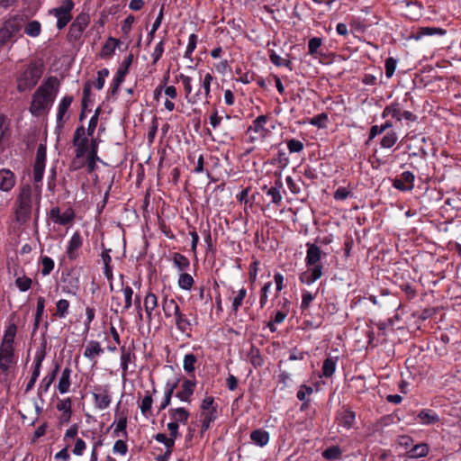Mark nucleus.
Returning <instances> with one entry per match:
<instances>
[{
    "label": "nucleus",
    "mask_w": 461,
    "mask_h": 461,
    "mask_svg": "<svg viewBox=\"0 0 461 461\" xmlns=\"http://www.w3.org/2000/svg\"><path fill=\"white\" fill-rule=\"evenodd\" d=\"M46 164V147L40 145L36 151V158L33 165L32 187L30 184L22 185L19 188L15 203V217L19 222H26L32 211H35V222L39 218L40 203L41 200V181L44 175Z\"/></svg>",
    "instance_id": "f257e3e1"
},
{
    "label": "nucleus",
    "mask_w": 461,
    "mask_h": 461,
    "mask_svg": "<svg viewBox=\"0 0 461 461\" xmlns=\"http://www.w3.org/2000/svg\"><path fill=\"white\" fill-rule=\"evenodd\" d=\"M59 81L56 77H47L32 95L30 112L34 116L48 113L57 96Z\"/></svg>",
    "instance_id": "f03ea898"
},
{
    "label": "nucleus",
    "mask_w": 461,
    "mask_h": 461,
    "mask_svg": "<svg viewBox=\"0 0 461 461\" xmlns=\"http://www.w3.org/2000/svg\"><path fill=\"white\" fill-rule=\"evenodd\" d=\"M43 74V66L39 62H31L17 77V90L25 92L32 89Z\"/></svg>",
    "instance_id": "7ed1b4c3"
},
{
    "label": "nucleus",
    "mask_w": 461,
    "mask_h": 461,
    "mask_svg": "<svg viewBox=\"0 0 461 461\" xmlns=\"http://www.w3.org/2000/svg\"><path fill=\"white\" fill-rule=\"evenodd\" d=\"M268 122L267 115H259L248 128L247 133L249 135V141L251 143L263 141L270 133V131L266 127Z\"/></svg>",
    "instance_id": "20e7f679"
},
{
    "label": "nucleus",
    "mask_w": 461,
    "mask_h": 461,
    "mask_svg": "<svg viewBox=\"0 0 461 461\" xmlns=\"http://www.w3.org/2000/svg\"><path fill=\"white\" fill-rule=\"evenodd\" d=\"M90 23V15L87 13H80L69 26L67 35L69 42H76L82 37L84 31Z\"/></svg>",
    "instance_id": "39448f33"
},
{
    "label": "nucleus",
    "mask_w": 461,
    "mask_h": 461,
    "mask_svg": "<svg viewBox=\"0 0 461 461\" xmlns=\"http://www.w3.org/2000/svg\"><path fill=\"white\" fill-rule=\"evenodd\" d=\"M94 406L99 411L107 409L112 402L111 385L96 384L93 388Z\"/></svg>",
    "instance_id": "423d86ee"
},
{
    "label": "nucleus",
    "mask_w": 461,
    "mask_h": 461,
    "mask_svg": "<svg viewBox=\"0 0 461 461\" xmlns=\"http://www.w3.org/2000/svg\"><path fill=\"white\" fill-rule=\"evenodd\" d=\"M74 8L72 0H65L59 7L50 10V14L57 18V28L62 30L71 21V11Z\"/></svg>",
    "instance_id": "0eeeda50"
},
{
    "label": "nucleus",
    "mask_w": 461,
    "mask_h": 461,
    "mask_svg": "<svg viewBox=\"0 0 461 461\" xmlns=\"http://www.w3.org/2000/svg\"><path fill=\"white\" fill-rule=\"evenodd\" d=\"M87 136L83 125L76 129L72 142L75 147V154H77V157H86L89 151L90 143Z\"/></svg>",
    "instance_id": "6e6552de"
},
{
    "label": "nucleus",
    "mask_w": 461,
    "mask_h": 461,
    "mask_svg": "<svg viewBox=\"0 0 461 461\" xmlns=\"http://www.w3.org/2000/svg\"><path fill=\"white\" fill-rule=\"evenodd\" d=\"M21 30V23L17 17L7 20L0 29V47L11 41Z\"/></svg>",
    "instance_id": "1a4fd4ad"
},
{
    "label": "nucleus",
    "mask_w": 461,
    "mask_h": 461,
    "mask_svg": "<svg viewBox=\"0 0 461 461\" xmlns=\"http://www.w3.org/2000/svg\"><path fill=\"white\" fill-rule=\"evenodd\" d=\"M176 80L181 82L185 91V98L188 104H195L201 100L202 90L199 89L196 93L193 92V78L185 74H179Z\"/></svg>",
    "instance_id": "9d476101"
},
{
    "label": "nucleus",
    "mask_w": 461,
    "mask_h": 461,
    "mask_svg": "<svg viewBox=\"0 0 461 461\" xmlns=\"http://www.w3.org/2000/svg\"><path fill=\"white\" fill-rule=\"evenodd\" d=\"M49 216L54 223L67 225L73 221L75 212L72 208H67L64 212H61L60 208L56 206L50 209Z\"/></svg>",
    "instance_id": "9b49d317"
},
{
    "label": "nucleus",
    "mask_w": 461,
    "mask_h": 461,
    "mask_svg": "<svg viewBox=\"0 0 461 461\" xmlns=\"http://www.w3.org/2000/svg\"><path fill=\"white\" fill-rule=\"evenodd\" d=\"M414 179L415 176L411 171H404L393 180V186L403 192L411 191L414 187Z\"/></svg>",
    "instance_id": "f8f14e48"
},
{
    "label": "nucleus",
    "mask_w": 461,
    "mask_h": 461,
    "mask_svg": "<svg viewBox=\"0 0 461 461\" xmlns=\"http://www.w3.org/2000/svg\"><path fill=\"white\" fill-rule=\"evenodd\" d=\"M83 245V238L79 231H75L71 236L68 247H67V256L70 260H75L79 257V249Z\"/></svg>",
    "instance_id": "ddd939ff"
},
{
    "label": "nucleus",
    "mask_w": 461,
    "mask_h": 461,
    "mask_svg": "<svg viewBox=\"0 0 461 461\" xmlns=\"http://www.w3.org/2000/svg\"><path fill=\"white\" fill-rule=\"evenodd\" d=\"M104 352V350L98 341L90 340L87 342L83 355L92 362L93 366H95L97 364V357Z\"/></svg>",
    "instance_id": "4468645a"
},
{
    "label": "nucleus",
    "mask_w": 461,
    "mask_h": 461,
    "mask_svg": "<svg viewBox=\"0 0 461 461\" xmlns=\"http://www.w3.org/2000/svg\"><path fill=\"white\" fill-rule=\"evenodd\" d=\"M14 346H0V369L7 372L14 361Z\"/></svg>",
    "instance_id": "2eb2a0df"
},
{
    "label": "nucleus",
    "mask_w": 461,
    "mask_h": 461,
    "mask_svg": "<svg viewBox=\"0 0 461 461\" xmlns=\"http://www.w3.org/2000/svg\"><path fill=\"white\" fill-rule=\"evenodd\" d=\"M73 102V97L70 95L64 96L59 105H58V112H57V124L59 128H62L64 125V122L68 120V116H66L68 108L70 107L71 104Z\"/></svg>",
    "instance_id": "dca6fc26"
},
{
    "label": "nucleus",
    "mask_w": 461,
    "mask_h": 461,
    "mask_svg": "<svg viewBox=\"0 0 461 461\" xmlns=\"http://www.w3.org/2000/svg\"><path fill=\"white\" fill-rule=\"evenodd\" d=\"M322 276V266L310 267L299 276L301 283L311 285Z\"/></svg>",
    "instance_id": "f3484780"
},
{
    "label": "nucleus",
    "mask_w": 461,
    "mask_h": 461,
    "mask_svg": "<svg viewBox=\"0 0 461 461\" xmlns=\"http://www.w3.org/2000/svg\"><path fill=\"white\" fill-rule=\"evenodd\" d=\"M321 258V249L315 244H307V251L305 258V264L307 267H313L315 266H321L319 264Z\"/></svg>",
    "instance_id": "a211bd4d"
},
{
    "label": "nucleus",
    "mask_w": 461,
    "mask_h": 461,
    "mask_svg": "<svg viewBox=\"0 0 461 461\" xmlns=\"http://www.w3.org/2000/svg\"><path fill=\"white\" fill-rule=\"evenodd\" d=\"M446 31L438 28V27H419L416 31L411 32L410 39H413L415 41H420L427 36H434V35H444Z\"/></svg>",
    "instance_id": "6ab92c4d"
},
{
    "label": "nucleus",
    "mask_w": 461,
    "mask_h": 461,
    "mask_svg": "<svg viewBox=\"0 0 461 461\" xmlns=\"http://www.w3.org/2000/svg\"><path fill=\"white\" fill-rule=\"evenodd\" d=\"M174 322L176 329L182 332L189 336V333L192 330V322L188 319L187 315L183 313L180 310L177 311L173 316Z\"/></svg>",
    "instance_id": "aec40b11"
},
{
    "label": "nucleus",
    "mask_w": 461,
    "mask_h": 461,
    "mask_svg": "<svg viewBox=\"0 0 461 461\" xmlns=\"http://www.w3.org/2000/svg\"><path fill=\"white\" fill-rule=\"evenodd\" d=\"M195 386L196 382L194 380L185 379L182 383L181 390L176 393V396L182 402H190Z\"/></svg>",
    "instance_id": "412c9836"
},
{
    "label": "nucleus",
    "mask_w": 461,
    "mask_h": 461,
    "mask_svg": "<svg viewBox=\"0 0 461 461\" xmlns=\"http://www.w3.org/2000/svg\"><path fill=\"white\" fill-rule=\"evenodd\" d=\"M98 152V142L95 139H92L90 141V149L86 156V166L87 167V172L92 173L96 167V161L99 160L97 155Z\"/></svg>",
    "instance_id": "4be33fe9"
},
{
    "label": "nucleus",
    "mask_w": 461,
    "mask_h": 461,
    "mask_svg": "<svg viewBox=\"0 0 461 461\" xmlns=\"http://www.w3.org/2000/svg\"><path fill=\"white\" fill-rule=\"evenodd\" d=\"M15 176L10 169H0V190L4 192L11 191L15 185Z\"/></svg>",
    "instance_id": "5701e85b"
},
{
    "label": "nucleus",
    "mask_w": 461,
    "mask_h": 461,
    "mask_svg": "<svg viewBox=\"0 0 461 461\" xmlns=\"http://www.w3.org/2000/svg\"><path fill=\"white\" fill-rule=\"evenodd\" d=\"M120 350H121V357H120L121 364H120V366H121V368L122 371V377L124 379L128 375L129 363L134 361L136 358V356L130 348H127L124 346H122L120 348Z\"/></svg>",
    "instance_id": "b1692460"
},
{
    "label": "nucleus",
    "mask_w": 461,
    "mask_h": 461,
    "mask_svg": "<svg viewBox=\"0 0 461 461\" xmlns=\"http://www.w3.org/2000/svg\"><path fill=\"white\" fill-rule=\"evenodd\" d=\"M417 420L422 425H431L440 421L439 416L430 409H423L417 415Z\"/></svg>",
    "instance_id": "393cba45"
},
{
    "label": "nucleus",
    "mask_w": 461,
    "mask_h": 461,
    "mask_svg": "<svg viewBox=\"0 0 461 461\" xmlns=\"http://www.w3.org/2000/svg\"><path fill=\"white\" fill-rule=\"evenodd\" d=\"M59 366L56 365L55 368L49 374H47L41 380L39 388H38V395L41 397L42 394L47 393L50 385L56 379L57 374L59 372Z\"/></svg>",
    "instance_id": "a878e982"
},
{
    "label": "nucleus",
    "mask_w": 461,
    "mask_h": 461,
    "mask_svg": "<svg viewBox=\"0 0 461 461\" xmlns=\"http://www.w3.org/2000/svg\"><path fill=\"white\" fill-rule=\"evenodd\" d=\"M71 374L72 369L69 366H67L63 369L58 384V390L59 393L64 394L69 392V388L71 385Z\"/></svg>",
    "instance_id": "bb28decb"
},
{
    "label": "nucleus",
    "mask_w": 461,
    "mask_h": 461,
    "mask_svg": "<svg viewBox=\"0 0 461 461\" xmlns=\"http://www.w3.org/2000/svg\"><path fill=\"white\" fill-rule=\"evenodd\" d=\"M170 419L176 423L187 424L189 419V412L183 407L171 408L169 411Z\"/></svg>",
    "instance_id": "cd10ccee"
},
{
    "label": "nucleus",
    "mask_w": 461,
    "mask_h": 461,
    "mask_svg": "<svg viewBox=\"0 0 461 461\" xmlns=\"http://www.w3.org/2000/svg\"><path fill=\"white\" fill-rule=\"evenodd\" d=\"M283 184L280 180L275 182V185L267 188V185L263 187V190L267 191V195L271 198V202L275 204H280L282 202L281 189Z\"/></svg>",
    "instance_id": "c85d7f7f"
},
{
    "label": "nucleus",
    "mask_w": 461,
    "mask_h": 461,
    "mask_svg": "<svg viewBox=\"0 0 461 461\" xmlns=\"http://www.w3.org/2000/svg\"><path fill=\"white\" fill-rule=\"evenodd\" d=\"M158 297L152 292L148 293L144 299V309L148 321H151L153 311L158 307Z\"/></svg>",
    "instance_id": "c756f323"
},
{
    "label": "nucleus",
    "mask_w": 461,
    "mask_h": 461,
    "mask_svg": "<svg viewBox=\"0 0 461 461\" xmlns=\"http://www.w3.org/2000/svg\"><path fill=\"white\" fill-rule=\"evenodd\" d=\"M269 433L267 430L258 429L251 432L250 434V439L251 441L263 447L269 442Z\"/></svg>",
    "instance_id": "7c9ffc66"
},
{
    "label": "nucleus",
    "mask_w": 461,
    "mask_h": 461,
    "mask_svg": "<svg viewBox=\"0 0 461 461\" xmlns=\"http://www.w3.org/2000/svg\"><path fill=\"white\" fill-rule=\"evenodd\" d=\"M162 310L166 318H171L180 308L175 299L165 297L162 301Z\"/></svg>",
    "instance_id": "2f4dec72"
},
{
    "label": "nucleus",
    "mask_w": 461,
    "mask_h": 461,
    "mask_svg": "<svg viewBox=\"0 0 461 461\" xmlns=\"http://www.w3.org/2000/svg\"><path fill=\"white\" fill-rule=\"evenodd\" d=\"M339 419L341 426L350 429L355 423L356 414L349 409H344L340 411Z\"/></svg>",
    "instance_id": "473e14b6"
},
{
    "label": "nucleus",
    "mask_w": 461,
    "mask_h": 461,
    "mask_svg": "<svg viewBox=\"0 0 461 461\" xmlns=\"http://www.w3.org/2000/svg\"><path fill=\"white\" fill-rule=\"evenodd\" d=\"M70 303L67 299H59L56 303V311L53 317L59 319H65L68 315Z\"/></svg>",
    "instance_id": "72a5a7b5"
},
{
    "label": "nucleus",
    "mask_w": 461,
    "mask_h": 461,
    "mask_svg": "<svg viewBox=\"0 0 461 461\" xmlns=\"http://www.w3.org/2000/svg\"><path fill=\"white\" fill-rule=\"evenodd\" d=\"M269 59L274 65L277 67H285L290 71H293L294 69L293 63L289 59L280 57L274 50H269Z\"/></svg>",
    "instance_id": "f704fd0d"
},
{
    "label": "nucleus",
    "mask_w": 461,
    "mask_h": 461,
    "mask_svg": "<svg viewBox=\"0 0 461 461\" xmlns=\"http://www.w3.org/2000/svg\"><path fill=\"white\" fill-rule=\"evenodd\" d=\"M45 357V351L43 349L38 350L35 353L34 359H33V369L31 377L37 380L40 374H41V368L42 365V361Z\"/></svg>",
    "instance_id": "c9c22d12"
},
{
    "label": "nucleus",
    "mask_w": 461,
    "mask_h": 461,
    "mask_svg": "<svg viewBox=\"0 0 461 461\" xmlns=\"http://www.w3.org/2000/svg\"><path fill=\"white\" fill-rule=\"evenodd\" d=\"M17 332V326L14 322L10 323L5 330L1 345L13 346Z\"/></svg>",
    "instance_id": "e433bc0d"
},
{
    "label": "nucleus",
    "mask_w": 461,
    "mask_h": 461,
    "mask_svg": "<svg viewBox=\"0 0 461 461\" xmlns=\"http://www.w3.org/2000/svg\"><path fill=\"white\" fill-rule=\"evenodd\" d=\"M173 264L180 272L187 270L190 267L189 259L177 252L173 254Z\"/></svg>",
    "instance_id": "4c0bfd02"
},
{
    "label": "nucleus",
    "mask_w": 461,
    "mask_h": 461,
    "mask_svg": "<svg viewBox=\"0 0 461 461\" xmlns=\"http://www.w3.org/2000/svg\"><path fill=\"white\" fill-rule=\"evenodd\" d=\"M216 409H212L211 411H202L201 418H202V430L205 431L210 428V425L216 419Z\"/></svg>",
    "instance_id": "58836bf2"
},
{
    "label": "nucleus",
    "mask_w": 461,
    "mask_h": 461,
    "mask_svg": "<svg viewBox=\"0 0 461 461\" xmlns=\"http://www.w3.org/2000/svg\"><path fill=\"white\" fill-rule=\"evenodd\" d=\"M322 45V39L320 37H313L308 41V53L312 57H317V55H322L321 51V47Z\"/></svg>",
    "instance_id": "ea45409f"
},
{
    "label": "nucleus",
    "mask_w": 461,
    "mask_h": 461,
    "mask_svg": "<svg viewBox=\"0 0 461 461\" xmlns=\"http://www.w3.org/2000/svg\"><path fill=\"white\" fill-rule=\"evenodd\" d=\"M45 309V298L42 296L38 297L37 305H36V312L33 323V331H36L39 329L41 319L44 313Z\"/></svg>",
    "instance_id": "a19ab883"
},
{
    "label": "nucleus",
    "mask_w": 461,
    "mask_h": 461,
    "mask_svg": "<svg viewBox=\"0 0 461 461\" xmlns=\"http://www.w3.org/2000/svg\"><path fill=\"white\" fill-rule=\"evenodd\" d=\"M41 32V24L39 21H30L24 27V33L30 37L36 38Z\"/></svg>",
    "instance_id": "79ce46f5"
},
{
    "label": "nucleus",
    "mask_w": 461,
    "mask_h": 461,
    "mask_svg": "<svg viewBox=\"0 0 461 461\" xmlns=\"http://www.w3.org/2000/svg\"><path fill=\"white\" fill-rule=\"evenodd\" d=\"M125 79V76L116 72L113 80H112V83H111V86H110V88L108 90L109 92V95L112 96V97H116L117 96V94H118V91H119V88L122 85V83L124 81Z\"/></svg>",
    "instance_id": "37998d69"
},
{
    "label": "nucleus",
    "mask_w": 461,
    "mask_h": 461,
    "mask_svg": "<svg viewBox=\"0 0 461 461\" xmlns=\"http://www.w3.org/2000/svg\"><path fill=\"white\" fill-rule=\"evenodd\" d=\"M391 115L393 118L396 119L397 121L402 120L401 116V110L399 108V104L396 103H393L390 105L385 106L382 113V117L385 118L387 116Z\"/></svg>",
    "instance_id": "c03bdc74"
},
{
    "label": "nucleus",
    "mask_w": 461,
    "mask_h": 461,
    "mask_svg": "<svg viewBox=\"0 0 461 461\" xmlns=\"http://www.w3.org/2000/svg\"><path fill=\"white\" fill-rule=\"evenodd\" d=\"M197 357L193 354L189 353L185 355L183 360V368L187 374H193L195 370V364Z\"/></svg>",
    "instance_id": "a18cd8bd"
},
{
    "label": "nucleus",
    "mask_w": 461,
    "mask_h": 461,
    "mask_svg": "<svg viewBox=\"0 0 461 461\" xmlns=\"http://www.w3.org/2000/svg\"><path fill=\"white\" fill-rule=\"evenodd\" d=\"M398 140V136L395 131H388L381 140L380 145L383 149H391L395 145Z\"/></svg>",
    "instance_id": "49530a36"
},
{
    "label": "nucleus",
    "mask_w": 461,
    "mask_h": 461,
    "mask_svg": "<svg viewBox=\"0 0 461 461\" xmlns=\"http://www.w3.org/2000/svg\"><path fill=\"white\" fill-rule=\"evenodd\" d=\"M336 360L332 357H328L324 360L322 365V376L331 377L336 370Z\"/></svg>",
    "instance_id": "de8ad7c7"
},
{
    "label": "nucleus",
    "mask_w": 461,
    "mask_h": 461,
    "mask_svg": "<svg viewBox=\"0 0 461 461\" xmlns=\"http://www.w3.org/2000/svg\"><path fill=\"white\" fill-rule=\"evenodd\" d=\"M199 78H200V82H201L200 89L203 90L204 96L208 100V98L210 97L211 84H212V81L213 80V77L212 74L206 73L203 77H202V75L200 74Z\"/></svg>",
    "instance_id": "09e8293b"
},
{
    "label": "nucleus",
    "mask_w": 461,
    "mask_h": 461,
    "mask_svg": "<svg viewBox=\"0 0 461 461\" xmlns=\"http://www.w3.org/2000/svg\"><path fill=\"white\" fill-rule=\"evenodd\" d=\"M342 450L339 446H332L322 452V456L327 460H337L341 457Z\"/></svg>",
    "instance_id": "8fccbe9b"
},
{
    "label": "nucleus",
    "mask_w": 461,
    "mask_h": 461,
    "mask_svg": "<svg viewBox=\"0 0 461 461\" xmlns=\"http://www.w3.org/2000/svg\"><path fill=\"white\" fill-rule=\"evenodd\" d=\"M152 403H153L152 396H151V394H149L147 392V394L143 397V399L140 404V412L146 418H148L149 415L150 414Z\"/></svg>",
    "instance_id": "3c124183"
},
{
    "label": "nucleus",
    "mask_w": 461,
    "mask_h": 461,
    "mask_svg": "<svg viewBox=\"0 0 461 461\" xmlns=\"http://www.w3.org/2000/svg\"><path fill=\"white\" fill-rule=\"evenodd\" d=\"M194 283L193 276L187 273L180 274L177 281L178 286L183 290H190Z\"/></svg>",
    "instance_id": "603ef678"
},
{
    "label": "nucleus",
    "mask_w": 461,
    "mask_h": 461,
    "mask_svg": "<svg viewBox=\"0 0 461 461\" xmlns=\"http://www.w3.org/2000/svg\"><path fill=\"white\" fill-rule=\"evenodd\" d=\"M392 127L393 122L390 121H386L384 123L381 125H373L370 129L369 139H374L375 136L383 133L384 131L391 129Z\"/></svg>",
    "instance_id": "864d4df0"
},
{
    "label": "nucleus",
    "mask_w": 461,
    "mask_h": 461,
    "mask_svg": "<svg viewBox=\"0 0 461 461\" xmlns=\"http://www.w3.org/2000/svg\"><path fill=\"white\" fill-rule=\"evenodd\" d=\"M122 293L124 297V305L122 307V312H125L131 307L133 290L131 286L127 285L122 287Z\"/></svg>",
    "instance_id": "5fc2aeb1"
},
{
    "label": "nucleus",
    "mask_w": 461,
    "mask_h": 461,
    "mask_svg": "<svg viewBox=\"0 0 461 461\" xmlns=\"http://www.w3.org/2000/svg\"><path fill=\"white\" fill-rule=\"evenodd\" d=\"M318 294V291H316L315 294H312L307 290H303L302 292V302H301V309L303 311L308 309L312 303V302L314 300Z\"/></svg>",
    "instance_id": "6e6d98bb"
},
{
    "label": "nucleus",
    "mask_w": 461,
    "mask_h": 461,
    "mask_svg": "<svg viewBox=\"0 0 461 461\" xmlns=\"http://www.w3.org/2000/svg\"><path fill=\"white\" fill-rule=\"evenodd\" d=\"M41 266H42V268H41L42 276H45L50 275L55 266L53 259L48 256H42L41 258Z\"/></svg>",
    "instance_id": "4d7b16f0"
},
{
    "label": "nucleus",
    "mask_w": 461,
    "mask_h": 461,
    "mask_svg": "<svg viewBox=\"0 0 461 461\" xmlns=\"http://www.w3.org/2000/svg\"><path fill=\"white\" fill-rule=\"evenodd\" d=\"M411 457H423L429 454V447L427 444H418L414 446L411 451Z\"/></svg>",
    "instance_id": "13d9d810"
},
{
    "label": "nucleus",
    "mask_w": 461,
    "mask_h": 461,
    "mask_svg": "<svg viewBox=\"0 0 461 461\" xmlns=\"http://www.w3.org/2000/svg\"><path fill=\"white\" fill-rule=\"evenodd\" d=\"M247 295V290L245 288H241L239 290L238 294L234 297L232 301V311L237 313L240 307L242 305L243 300Z\"/></svg>",
    "instance_id": "bf43d9fd"
},
{
    "label": "nucleus",
    "mask_w": 461,
    "mask_h": 461,
    "mask_svg": "<svg viewBox=\"0 0 461 461\" xmlns=\"http://www.w3.org/2000/svg\"><path fill=\"white\" fill-rule=\"evenodd\" d=\"M313 393V389L306 384H302L296 393V397L301 402L309 401L308 397Z\"/></svg>",
    "instance_id": "052dcab7"
},
{
    "label": "nucleus",
    "mask_w": 461,
    "mask_h": 461,
    "mask_svg": "<svg viewBox=\"0 0 461 461\" xmlns=\"http://www.w3.org/2000/svg\"><path fill=\"white\" fill-rule=\"evenodd\" d=\"M56 408L60 412H72V400L69 397L59 399Z\"/></svg>",
    "instance_id": "680f3d73"
},
{
    "label": "nucleus",
    "mask_w": 461,
    "mask_h": 461,
    "mask_svg": "<svg viewBox=\"0 0 461 461\" xmlns=\"http://www.w3.org/2000/svg\"><path fill=\"white\" fill-rule=\"evenodd\" d=\"M109 75L108 68H103L97 71V78L94 83V86L96 89L101 90L105 83V78Z\"/></svg>",
    "instance_id": "e2e57ef3"
},
{
    "label": "nucleus",
    "mask_w": 461,
    "mask_h": 461,
    "mask_svg": "<svg viewBox=\"0 0 461 461\" xmlns=\"http://www.w3.org/2000/svg\"><path fill=\"white\" fill-rule=\"evenodd\" d=\"M114 423L116 424V426L113 430V435L115 437H119L120 433H122L124 436H126L127 418L125 416H122Z\"/></svg>",
    "instance_id": "0e129e2a"
},
{
    "label": "nucleus",
    "mask_w": 461,
    "mask_h": 461,
    "mask_svg": "<svg viewBox=\"0 0 461 461\" xmlns=\"http://www.w3.org/2000/svg\"><path fill=\"white\" fill-rule=\"evenodd\" d=\"M396 66H397V59H395L394 58L390 57L385 59L384 67H385V76L387 78H391L393 76L395 69H396Z\"/></svg>",
    "instance_id": "69168bd1"
},
{
    "label": "nucleus",
    "mask_w": 461,
    "mask_h": 461,
    "mask_svg": "<svg viewBox=\"0 0 461 461\" xmlns=\"http://www.w3.org/2000/svg\"><path fill=\"white\" fill-rule=\"evenodd\" d=\"M32 284V279L27 276H20L15 279V285L22 292L28 291L31 288Z\"/></svg>",
    "instance_id": "338daca9"
},
{
    "label": "nucleus",
    "mask_w": 461,
    "mask_h": 461,
    "mask_svg": "<svg viewBox=\"0 0 461 461\" xmlns=\"http://www.w3.org/2000/svg\"><path fill=\"white\" fill-rule=\"evenodd\" d=\"M328 122V115L324 113H321L314 117H312L310 121V123L318 128H325Z\"/></svg>",
    "instance_id": "774afa93"
}]
</instances>
